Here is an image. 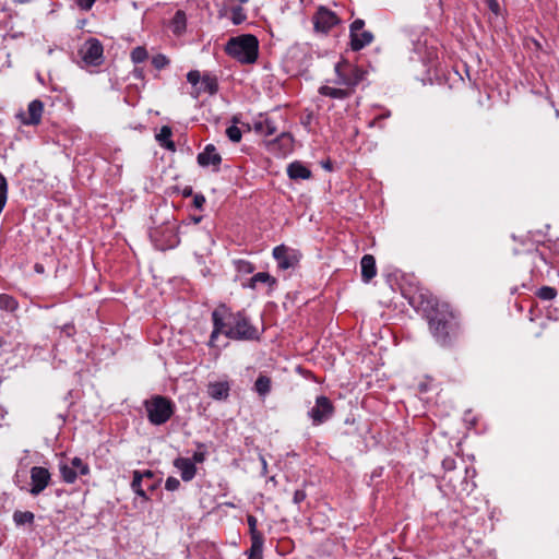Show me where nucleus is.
I'll return each mask as SVG.
<instances>
[{"mask_svg":"<svg viewBox=\"0 0 559 559\" xmlns=\"http://www.w3.org/2000/svg\"><path fill=\"white\" fill-rule=\"evenodd\" d=\"M225 305L222 304L217 308H215L212 312V321H213V331L210 336V346L214 345V341L222 333L225 335L226 329L224 323V313H225Z\"/></svg>","mask_w":559,"mask_h":559,"instance_id":"16","label":"nucleus"},{"mask_svg":"<svg viewBox=\"0 0 559 559\" xmlns=\"http://www.w3.org/2000/svg\"><path fill=\"white\" fill-rule=\"evenodd\" d=\"M247 19L243 9L240 5L231 9V21L235 25L241 24Z\"/></svg>","mask_w":559,"mask_h":559,"instance_id":"36","label":"nucleus"},{"mask_svg":"<svg viewBox=\"0 0 559 559\" xmlns=\"http://www.w3.org/2000/svg\"><path fill=\"white\" fill-rule=\"evenodd\" d=\"M174 466L180 472L183 481H190L197 474L195 464L188 457H177L174 461Z\"/></svg>","mask_w":559,"mask_h":559,"instance_id":"18","label":"nucleus"},{"mask_svg":"<svg viewBox=\"0 0 559 559\" xmlns=\"http://www.w3.org/2000/svg\"><path fill=\"white\" fill-rule=\"evenodd\" d=\"M201 80H202V76H201V73L198 71V70H191L190 72H188L187 74V81L192 85V86H197L198 84L201 83Z\"/></svg>","mask_w":559,"mask_h":559,"instance_id":"41","label":"nucleus"},{"mask_svg":"<svg viewBox=\"0 0 559 559\" xmlns=\"http://www.w3.org/2000/svg\"><path fill=\"white\" fill-rule=\"evenodd\" d=\"M74 331V326L73 325H66L64 326V332L67 333V335H71V333Z\"/></svg>","mask_w":559,"mask_h":559,"instance_id":"54","label":"nucleus"},{"mask_svg":"<svg viewBox=\"0 0 559 559\" xmlns=\"http://www.w3.org/2000/svg\"><path fill=\"white\" fill-rule=\"evenodd\" d=\"M95 1L96 0H76L75 3L80 9L87 11L93 7Z\"/></svg>","mask_w":559,"mask_h":559,"instance_id":"47","label":"nucleus"},{"mask_svg":"<svg viewBox=\"0 0 559 559\" xmlns=\"http://www.w3.org/2000/svg\"><path fill=\"white\" fill-rule=\"evenodd\" d=\"M536 296L542 300H552L557 296V290L550 286H543L536 292Z\"/></svg>","mask_w":559,"mask_h":559,"instance_id":"34","label":"nucleus"},{"mask_svg":"<svg viewBox=\"0 0 559 559\" xmlns=\"http://www.w3.org/2000/svg\"><path fill=\"white\" fill-rule=\"evenodd\" d=\"M247 522H248V526H249L250 538L263 537V534L260 531H258V528H257L258 520L255 516L249 514L247 516Z\"/></svg>","mask_w":559,"mask_h":559,"instance_id":"35","label":"nucleus"},{"mask_svg":"<svg viewBox=\"0 0 559 559\" xmlns=\"http://www.w3.org/2000/svg\"><path fill=\"white\" fill-rule=\"evenodd\" d=\"M230 385L228 381L210 382L207 385V394L216 401L227 400L229 396Z\"/></svg>","mask_w":559,"mask_h":559,"instance_id":"19","label":"nucleus"},{"mask_svg":"<svg viewBox=\"0 0 559 559\" xmlns=\"http://www.w3.org/2000/svg\"><path fill=\"white\" fill-rule=\"evenodd\" d=\"M186 13L178 10L173 17L174 33H181L186 28Z\"/></svg>","mask_w":559,"mask_h":559,"instance_id":"32","label":"nucleus"},{"mask_svg":"<svg viewBox=\"0 0 559 559\" xmlns=\"http://www.w3.org/2000/svg\"><path fill=\"white\" fill-rule=\"evenodd\" d=\"M35 515L31 511H15L13 513V521L16 525H32L34 523Z\"/></svg>","mask_w":559,"mask_h":559,"instance_id":"29","label":"nucleus"},{"mask_svg":"<svg viewBox=\"0 0 559 559\" xmlns=\"http://www.w3.org/2000/svg\"><path fill=\"white\" fill-rule=\"evenodd\" d=\"M71 466L75 469H79L80 475H88L90 474V467L86 463H84L80 457L75 456L71 460Z\"/></svg>","mask_w":559,"mask_h":559,"instance_id":"38","label":"nucleus"},{"mask_svg":"<svg viewBox=\"0 0 559 559\" xmlns=\"http://www.w3.org/2000/svg\"><path fill=\"white\" fill-rule=\"evenodd\" d=\"M34 270L38 274H43L45 272L44 265L40 263H36L34 266Z\"/></svg>","mask_w":559,"mask_h":559,"instance_id":"53","label":"nucleus"},{"mask_svg":"<svg viewBox=\"0 0 559 559\" xmlns=\"http://www.w3.org/2000/svg\"><path fill=\"white\" fill-rule=\"evenodd\" d=\"M273 257L281 270L295 269L300 261V253L285 245L275 247L273 249Z\"/></svg>","mask_w":559,"mask_h":559,"instance_id":"11","label":"nucleus"},{"mask_svg":"<svg viewBox=\"0 0 559 559\" xmlns=\"http://www.w3.org/2000/svg\"><path fill=\"white\" fill-rule=\"evenodd\" d=\"M205 203V197L201 193L194 194L193 197V205L198 210H202L203 205Z\"/></svg>","mask_w":559,"mask_h":559,"instance_id":"46","label":"nucleus"},{"mask_svg":"<svg viewBox=\"0 0 559 559\" xmlns=\"http://www.w3.org/2000/svg\"><path fill=\"white\" fill-rule=\"evenodd\" d=\"M322 166L325 169H328V170H332V163H331V160L322 162Z\"/></svg>","mask_w":559,"mask_h":559,"instance_id":"55","label":"nucleus"},{"mask_svg":"<svg viewBox=\"0 0 559 559\" xmlns=\"http://www.w3.org/2000/svg\"><path fill=\"white\" fill-rule=\"evenodd\" d=\"M418 390L420 393H426L429 390V386L426 382H420L418 384Z\"/></svg>","mask_w":559,"mask_h":559,"instance_id":"52","label":"nucleus"},{"mask_svg":"<svg viewBox=\"0 0 559 559\" xmlns=\"http://www.w3.org/2000/svg\"><path fill=\"white\" fill-rule=\"evenodd\" d=\"M144 408L147 413V419L155 426L167 423L175 413L173 401L163 395H153L144 401Z\"/></svg>","mask_w":559,"mask_h":559,"instance_id":"4","label":"nucleus"},{"mask_svg":"<svg viewBox=\"0 0 559 559\" xmlns=\"http://www.w3.org/2000/svg\"><path fill=\"white\" fill-rule=\"evenodd\" d=\"M485 3L495 15L500 14V4L498 0H485Z\"/></svg>","mask_w":559,"mask_h":559,"instance_id":"44","label":"nucleus"},{"mask_svg":"<svg viewBox=\"0 0 559 559\" xmlns=\"http://www.w3.org/2000/svg\"><path fill=\"white\" fill-rule=\"evenodd\" d=\"M313 28L317 33L328 34L334 26L341 23L335 12L320 5L312 16Z\"/></svg>","mask_w":559,"mask_h":559,"instance_id":"8","label":"nucleus"},{"mask_svg":"<svg viewBox=\"0 0 559 559\" xmlns=\"http://www.w3.org/2000/svg\"><path fill=\"white\" fill-rule=\"evenodd\" d=\"M365 21L356 19L349 26L350 49L359 51L368 46L373 40V34L369 31H364Z\"/></svg>","mask_w":559,"mask_h":559,"instance_id":"9","label":"nucleus"},{"mask_svg":"<svg viewBox=\"0 0 559 559\" xmlns=\"http://www.w3.org/2000/svg\"><path fill=\"white\" fill-rule=\"evenodd\" d=\"M225 310V336L230 340L238 341L259 340L258 329L250 323L249 319L245 316L243 312H231L230 309L226 306Z\"/></svg>","mask_w":559,"mask_h":559,"instance_id":"2","label":"nucleus"},{"mask_svg":"<svg viewBox=\"0 0 559 559\" xmlns=\"http://www.w3.org/2000/svg\"><path fill=\"white\" fill-rule=\"evenodd\" d=\"M132 474H133V479H132V483H131L132 490L139 497L143 498L144 500H148L150 498L147 497L145 490L143 489L142 484H143V479L155 478L154 472L151 471V469H146L144 472L133 471Z\"/></svg>","mask_w":559,"mask_h":559,"instance_id":"17","label":"nucleus"},{"mask_svg":"<svg viewBox=\"0 0 559 559\" xmlns=\"http://www.w3.org/2000/svg\"><path fill=\"white\" fill-rule=\"evenodd\" d=\"M263 544L264 537L251 538V547L249 549L248 559H263Z\"/></svg>","mask_w":559,"mask_h":559,"instance_id":"27","label":"nucleus"},{"mask_svg":"<svg viewBox=\"0 0 559 559\" xmlns=\"http://www.w3.org/2000/svg\"><path fill=\"white\" fill-rule=\"evenodd\" d=\"M225 51L242 64H252L259 56V40L252 34L231 37L225 46Z\"/></svg>","mask_w":559,"mask_h":559,"instance_id":"3","label":"nucleus"},{"mask_svg":"<svg viewBox=\"0 0 559 559\" xmlns=\"http://www.w3.org/2000/svg\"><path fill=\"white\" fill-rule=\"evenodd\" d=\"M218 91V82L216 76L211 74H204L202 76L200 87L195 90V97L199 96L201 92L209 93L210 95L216 94Z\"/></svg>","mask_w":559,"mask_h":559,"instance_id":"21","label":"nucleus"},{"mask_svg":"<svg viewBox=\"0 0 559 559\" xmlns=\"http://www.w3.org/2000/svg\"><path fill=\"white\" fill-rule=\"evenodd\" d=\"M254 389L260 396H265L271 391V379L267 376L260 374L255 380Z\"/></svg>","mask_w":559,"mask_h":559,"instance_id":"28","label":"nucleus"},{"mask_svg":"<svg viewBox=\"0 0 559 559\" xmlns=\"http://www.w3.org/2000/svg\"><path fill=\"white\" fill-rule=\"evenodd\" d=\"M29 474L31 488L28 491L32 496H38L49 486L51 481V474L48 468L43 466H33Z\"/></svg>","mask_w":559,"mask_h":559,"instance_id":"12","label":"nucleus"},{"mask_svg":"<svg viewBox=\"0 0 559 559\" xmlns=\"http://www.w3.org/2000/svg\"><path fill=\"white\" fill-rule=\"evenodd\" d=\"M254 131L264 135L265 138L275 135L277 133V126L271 118H265L261 121H257L253 124Z\"/></svg>","mask_w":559,"mask_h":559,"instance_id":"22","label":"nucleus"},{"mask_svg":"<svg viewBox=\"0 0 559 559\" xmlns=\"http://www.w3.org/2000/svg\"><path fill=\"white\" fill-rule=\"evenodd\" d=\"M269 150L277 155H286L293 151L294 139L290 133L282 131L276 138L267 142Z\"/></svg>","mask_w":559,"mask_h":559,"instance_id":"13","label":"nucleus"},{"mask_svg":"<svg viewBox=\"0 0 559 559\" xmlns=\"http://www.w3.org/2000/svg\"><path fill=\"white\" fill-rule=\"evenodd\" d=\"M152 64L155 69L162 70L169 64V59L162 53H158L152 58Z\"/></svg>","mask_w":559,"mask_h":559,"instance_id":"40","label":"nucleus"},{"mask_svg":"<svg viewBox=\"0 0 559 559\" xmlns=\"http://www.w3.org/2000/svg\"><path fill=\"white\" fill-rule=\"evenodd\" d=\"M143 483L148 490L153 491L159 486L160 479H143Z\"/></svg>","mask_w":559,"mask_h":559,"instance_id":"48","label":"nucleus"},{"mask_svg":"<svg viewBox=\"0 0 559 559\" xmlns=\"http://www.w3.org/2000/svg\"><path fill=\"white\" fill-rule=\"evenodd\" d=\"M79 53L87 66L97 67L104 62V47L97 38H88L79 50Z\"/></svg>","mask_w":559,"mask_h":559,"instance_id":"7","label":"nucleus"},{"mask_svg":"<svg viewBox=\"0 0 559 559\" xmlns=\"http://www.w3.org/2000/svg\"><path fill=\"white\" fill-rule=\"evenodd\" d=\"M258 283L266 284L271 289L274 288L277 281L274 276L270 275L267 272H259L254 274L248 283V287L251 289H255Z\"/></svg>","mask_w":559,"mask_h":559,"instance_id":"23","label":"nucleus"},{"mask_svg":"<svg viewBox=\"0 0 559 559\" xmlns=\"http://www.w3.org/2000/svg\"><path fill=\"white\" fill-rule=\"evenodd\" d=\"M205 460V453L203 452H194L192 462L195 463H202Z\"/></svg>","mask_w":559,"mask_h":559,"instance_id":"49","label":"nucleus"},{"mask_svg":"<svg viewBox=\"0 0 559 559\" xmlns=\"http://www.w3.org/2000/svg\"><path fill=\"white\" fill-rule=\"evenodd\" d=\"M8 199V181L0 173V207L3 209Z\"/></svg>","mask_w":559,"mask_h":559,"instance_id":"37","label":"nucleus"},{"mask_svg":"<svg viewBox=\"0 0 559 559\" xmlns=\"http://www.w3.org/2000/svg\"><path fill=\"white\" fill-rule=\"evenodd\" d=\"M133 76L136 78V79H140V80H143L144 79V71L142 68H135L133 70Z\"/></svg>","mask_w":559,"mask_h":559,"instance_id":"50","label":"nucleus"},{"mask_svg":"<svg viewBox=\"0 0 559 559\" xmlns=\"http://www.w3.org/2000/svg\"><path fill=\"white\" fill-rule=\"evenodd\" d=\"M3 209L0 207V213L2 212Z\"/></svg>","mask_w":559,"mask_h":559,"instance_id":"59","label":"nucleus"},{"mask_svg":"<svg viewBox=\"0 0 559 559\" xmlns=\"http://www.w3.org/2000/svg\"><path fill=\"white\" fill-rule=\"evenodd\" d=\"M535 254L538 255L540 258V260H543L544 262H547L544 254L542 252H539L538 250L535 251Z\"/></svg>","mask_w":559,"mask_h":559,"instance_id":"57","label":"nucleus"},{"mask_svg":"<svg viewBox=\"0 0 559 559\" xmlns=\"http://www.w3.org/2000/svg\"><path fill=\"white\" fill-rule=\"evenodd\" d=\"M442 467L445 471V475L442 477L445 486L450 487L453 493L460 495L468 490L469 485L466 477L461 471L455 472V461L452 457H445L442 461Z\"/></svg>","mask_w":559,"mask_h":559,"instance_id":"6","label":"nucleus"},{"mask_svg":"<svg viewBox=\"0 0 559 559\" xmlns=\"http://www.w3.org/2000/svg\"><path fill=\"white\" fill-rule=\"evenodd\" d=\"M180 487V481L176 477H168L165 481V488L169 491H175Z\"/></svg>","mask_w":559,"mask_h":559,"instance_id":"42","label":"nucleus"},{"mask_svg":"<svg viewBox=\"0 0 559 559\" xmlns=\"http://www.w3.org/2000/svg\"><path fill=\"white\" fill-rule=\"evenodd\" d=\"M191 219H192V222H193L194 224H198V223H200V222H201L202 216H193Z\"/></svg>","mask_w":559,"mask_h":559,"instance_id":"56","label":"nucleus"},{"mask_svg":"<svg viewBox=\"0 0 559 559\" xmlns=\"http://www.w3.org/2000/svg\"><path fill=\"white\" fill-rule=\"evenodd\" d=\"M19 302L17 300L8 294L0 295V309L9 312H13L17 309Z\"/></svg>","mask_w":559,"mask_h":559,"instance_id":"30","label":"nucleus"},{"mask_svg":"<svg viewBox=\"0 0 559 559\" xmlns=\"http://www.w3.org/2000/svg\"><path fill=\"white\" fill-rule=\"evenodd\" d=\"M334 411L331 400L325 395H320L316 399V405L309 411L308 415L312 419V424L318 426L330 419Z\"/></svg>","mask_w":559,"mask_h":559,"instance_id":"10","label":"nucleus"},{"mask_svg":"<svg viewBox=\"0 0 559 559\" xmlns=\"http://www.w3.org/2000/svg\"><path fill=\"white\" fill-rule=\"evenodd\" d=\"M335 73L337 76L335 84L345 86V88L350 90L353 94L356 86L361 83L367 75V71L362 68L349 64L346 61L335 64Z\"/></svg>","mask_w":559,"mask_h":559,"instance_id":"5","label":"nucleus"},{"mask_svg":"<svg viewBox=\"0 0 559 559\" xmlns=\"http://www.w3.org/2000/svg\"><path fill=\"white\" fill-rule=\"evenodd\" d=\"M361 278L369 283L377 275L376 259L372 254H365L360 260Z\"/></svg>","mask_w":559,"mask_h":559,"instance_id":"20","label":"nucleus"},{"mask_svg":"<svg viewBox=\"0 0 559 559\" xmlns=\"http://www.w3.org/2000/svg\"><path fill=\"white\" fill-rule=\"evenodd\" d=\"M182 197L183 198H188V197H191L193 194V190H192V187L191 186H187L182 189V192H181Z\"/></svg>","mask_w":559,"mask_h":559,"instance_id":"51","label":"nucleus"},{"mask_svg":"<svg viewBox=\"0 0 559 559\" xmlns=\"http://www.w3.org/2000/svg\"><path fill=\"white\" fill-rule=\"evenodd\" d=\"M44 111V103L39 99H34L28 104L27 115L20 114L19 117L23 124L37 126L41 121V115Z\"/></svg>","mask_w":559,"mask_h":559,"instance_id":"14","label":"nucleus"},{"mask_svg":"<svg viewBox=\"0 0 559 559\" xmlns=\"http://www.w3.org/2000/svg\"><path fill=\"white\" fill-rule=\"evenodd\" d=\"M287 174L290 179H309L311 177L310 169L299 162L289 164Z\"/></svg>","mask_w":559,"mask_h":559,"instance_id":"25","label":"nucleus"},{"mask_svg":"<svg viewBox=\"0 0 559 559\" xmlns=\"http://www.w3.org/2000/svg\"><path fill=\"white\" fill-rule=\"evenodd\" d=\"M238 270L245 273H252L254 271V265L248 261H239Z\"/></svg>","mask_w":559,"mask_h":559,"instance_id":"43","label":"nucleus"},{"mask_svg":"<svg viewBox=\"0 0 559 559\" xmlns=\"http://www.w3.org/2000/svg\"><path fill=\"white\" fill-rule=\"evenodd\" d=\"M429 331L435 340L443 345H450L459 335L460 323L448 304L436 302L426 310Z\"/></svg>","mask_w":559,"mask_h":559,"instance_id":"1","label":"nucleus"},{"mask_svg":"<svg viewBox=\"0 0 559 559\" xmlns=\"http://www.w3.org/2000/svg\"><path fill=\"white\" fill-rule=\"evenodd\" d=\"M307 498V493L304 489H297L295 492H294V503L296 504H299L301 503L302 501H305V499Z\"/></svg>","mask_w":559,"mask_h":559,"instance_id":"45","label":"nucleus"},{"mask_svg":"<svg viewBox=\"0 0 559 559\" xmlns=\"http://www.w3.org/2000/svg\"><path fill=\"white\" fill-rule=\"evenodd\" d=\"M59 469L64 483L73 484L76 480L78 473L72 466H69L68 464H61Z\"/></svg>","mask_w":559,"mask_h":559,"instance_id":"31","label":"nucleus"},{"mask_svg":"<svg viewBox=\"0 0 559 559\" xmlns=\"http://www.w3.org/2000/svg\"><path fill=\"white\" fill-rule=\"evenodd\" d=\"M171 135H173L171 128L168 127V126H163L160 128V130H159V133L156 134V140L165 148H167V150H169L171 152H175L176 151V145H175L174 141H171V139H170Z\"/></svg>","mask_w":559,"mask_h":559,"instance_id":"26","label":"nucleus"},{"mask_svg":"<svg viewBox=\"0 0 559 559\" xmlns=\"http://www.w3.org/2000/svg\"><path fill=\"white\" fill-rule=\"evenodd\" d=\"M197 160L201 167L212 165L217 170L222 163V156L216 152V147L213 144H207L203 152L198 154Z\"/></svg>","mask_w":559,"mask_h":559,"instance_id":"15","label":"nucleus"},{"mask_svg":"<svg viewBox=\"0 0 559 559\" xmlns=\"http://www.w3.org/2000/svg\"><path fill=\"white\" fill-rule=\"evenodd\" d=\"M130 57L134 63H141L148 58V52L145 47L138 46L132 49Z\"/></svg>","mask_w":559,"mask_h":559,"instance_id":"33","label":"nucleus"},{"mask_svg":"<svg viewBox=\"0 0 559 559\" xmlns=\"http://www.w3.org/2000/svg\"><path fill=\"white\" fill-rule=\"evenodd\" d=\"M319 94L322 96H328V97L335 98V99H346L353 95L350 90L336 88V87H331L328 85H322L319 88Z\"/></svg>","mask_w":559,"mask_h":559,"instance_id":"24","label":"nucleus"},{"mask_svg":"<svg viewBox=\"0 0 559 559\" xmlns=\"http://www.w3.org/2000/svg\"><path fill=\"white\" fill-rule=\"evenodd\" d=\"M226 135L231 142L238 143L241 140L242 133L241 130L234 124L226 129Z\"/></svg>","mask_w":559,"mask_h":559,"instance_id":"39","label":"nucleus"},{"mask_svg":"<svg viewBox=\"0 0 559 559\" xmlns=\"http://www.w3.org/2000/svg\"><path fill=\"white\" fill-rule=\"evenodd\" d=\"M241 2H246L247 0H240Z\"/></svg>","mask_w":559,"mask_h":559,"instance_id":"58","label":"nucleus"}]
</instances>
